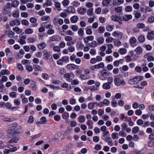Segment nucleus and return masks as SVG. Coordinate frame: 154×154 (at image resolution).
<instances>
[{"label": "nucleus", "instance_id": "f257e3e1", "mask_svg": "<svg viewBox=\"0 0 154 154\" xmlns=\"http://www.w3.org/2000/svg\"><path fill=\"white\" fill-rule=\"evenodd\" d=\"M114 82L115 85L117 86L121 85H125L126 84L124 80H121L118 78H116L114 79Z\"/></svg>", "mask_w": 154, "mask_h": 154}, {"label": "nucleus", "instance_id": "f03ea898", "mask_svg": "<svg viewBox=\"0 0 154 154\" xmlns=\"http://www.w3.org/2000/svg\"><path fill=\"white\" fill-rule=\"evenodd\" d=\"M64 77L67 79L66 80L68 82H70L74 78V75L72 73H67L64 75Z\"/></svg>", "mask_w": 154, "mask_h": 154}, {"label": "nucleus", "instance_id": "7ed1b4c3", "mask_svg": "<svg viewBox=\"0 0 154 154\" xmlns=\"http://www.w3.org/2000/svg\"><path fill=\"white\" fill-rule=\"evenodd\" d=\"M26 37L25 35H23L22 34L20 36V38L18 40V42L21 45L25 44L26 43L25 39H26Z\"/></svg>", "mask_w": 154, "mask_h": 154}, {"label": "nucleus", "instance_id": "20e7f679", "mask_svg": "<svg viewBox=\"0 0 154 154\" xmlns=\"http://www.w3.org/2000/svg\"><path fill=\"white\" fill-rule=\"evenodd\" d=\"M112 35L119 38H122V33L119 31H115L112 33Z\"/></svg>", "mask_w": 154, "mask_h": 154}, {"label": "nucleus", "instance_id": "39448f33", "mask_svg": "<svg viewBox=\"0 0 154 154\" xmlns=\"http://www.w3.org/2000/svg\"><path fill=\"white\" fill-rule=\"evenodd\" d=\"M60 40V38L57 35H54L51 37L49 39V42H51L55 41H58Z\"/></svg>", "mask_w": 154, "mask_h": 154}, {"label": "nucleus", "instance_id": "423d86ee", "mask_svg": "<svg viewBox=\"0 0 154 154\" xmlns=\"http://www.w3.org/2000/svg\"><path fill=\"white\" fill-rule=\"evenodd\" d=\"M94 39V36L92 35H90L84 38V42L85 43H88L89 41H92Z\"/></svg>", "mask_w": 154, "mask_h": 154}, {"label": "nucleus", "instance_id": "0eeeda50", "mask_svg": "<svg viewBox=\"0 0 154 154\" xmlns=\"http://www.w3.org/2000/svg\"><path fill=\"white\" fill-rule=\"evenodd\" d=\"M6 131L8 134V136L9 138H11V136L15 134L14 129H8Z\"/></svg>", "mask_w": 154, "mask_h": 154}, {"label": "nucleus", "instance_id": "6e6552de", "mask_svg": "<svg viewBox=\"0 0 154 154\" xmlns=\"http://www.w3.org/2000/svg\"><path fill=\"white\" fill-rule=\"evenodd\" d=\"M75 10L72 6H70L68 7L66 10V12L68 13L74 14L75 13Z\"/></svg>", "mask_w": 154, "mask_h": 154}, {"label": "nucleus", "instance_id": "1a4fd4ad", "mask_svg": "<svg viewBox=\"0 0 154 154\" xmlns=\"http://www.w3.org/2000/svg\"><path fill=\"white\" fill-rule=\"evenodd\" d=\"M10 24V25L11 26H14L15 25L19 26L20 24V22L18 20L15 19L11 21Z\"/></svg>", "mask_w": 154, "mask_h": 154}, {"label": "nucleus", "instance_id": "9d476101", "mask_svg": "<svg viewBox=\"0 0 154 154\" xmlns=\"http://www.w3.org/2000/svg\"><path fill=\"white\" fill-rule=\"evenodd\" d=\"M110 18L114 21H118L119 20H122L120 16L116 15H112L111 16Z\"/></svg>", "mask_w": 154, "mask_h": 154}, {"label": "nucleus", "instance_id": "9b49d317", "mask_svg": "<svg viewBox=\"0 0 154 154\" xmlns=\"http://www.w3.org/2000/svg\"><path fill=\"white\" fill-rule=\"evenodd\" d=\"M104 39L102 36L98 37L97 39V42L98 45L103 44L104 42Z\"/></svg>", "mask_w": 154, "mask_h": 154}, {"label": "nucleus", "instance_id": "f8f14e48", "mask_svg": "<svg viewBox=\"0 0 154 154\" xmlns=\"http://www.w3.org/2000/svg\"><path fill=\"white\" fill-rule=\"evenodd\" d=\"M147 38L149 40H151L154 38V34L152 31H149L148 32Z\"/></svg>", "mask_w": 154, "mask_h": 154}, {"label": "nucleus", "instance_id": "ddd939ff", "mask_svg": "<svg viewBox=\"0 0 154 154\" xmlns=\"http://www.w3.org/2000/svg\"><path fill=\"white\" fill-rule=\"evenodd\" d=\"M23 127L22 126H19L18 128L14 129L15 134H20L22 132Z\"/></svg>", "mask_w": 154, "mask_h": 154}, {"label": "nucleus", "instance_id": "4468645a", "mask_svg": "<svg viewBox=\"0 0 154 154\" xmlns=\"http://www.w3.org/2000/svg\"><path fill=\"white\" fill-rule=\"evenodd\" d=\"M19 140V137H13L9 141V143H17Z\"/></svg>", "mask_w": 154, "mask_h": 154}, {"label": "nucleus", "instance_id": "2eb2a0df", "mask_svg": "<svg viewBox=\"0 0 154 154\" xmlns=\"http://www.w3.org/2000/svg\"><path fill=\"white\" fill-rule=\"evenodd\" d=\"M112 2V0H103L102 4L103 7L107 6Z\"/></svg>", "mask_w": 154, "mask_h": 154}, {"label": "nucleus", "instance_id": "dca6fc26", "mask_svg": "<svg viewBox=\"0 0 154 154\" xmlns=\"http://www.w3.org/2000/svg\"><path fill=\"white\" fill-rule=\"evenodd\" d=\"M111 84L108 82L104 83L103 85V88L105 90H108L110 88Z\"/></svg>", "mask_w": 154, "mask_h": 154}, {"label": "nucleus", "instance_id": "f3484780", "mask_svg": "<svg viewBox=\"0 0 154 154\" xmlns=\"http://www.w3.org/2000/svg\"><path fill=\"white\" fill-rule=\"evenodd\" d=\"M78 11L79 14L83 15L85 13L86 10L83 8H79L78 9Z\"/></svg>", "mask_w": 154, "mask_h": 154}, {"label": "nucleus", "instance_id": "a211bd4d", "mask_svg": "<svg viewBox=\"0 0 154 154\" xmlns=\"http://www.w3.org/2000/svg\"><path fill=\"white\" fill-rule=\"evenodd\" d=\"M132 18V16L131 15H125L122 17L123 20L125 21H128L129 19H131Z\"/></svg>", "mask_w": 154, "mask_h": 154}, {"label": "nucleus", "instance_id": "6ab92c4d", "mask_svg": "<svg viewBox=\"0 0 154 154\" xmlns=\"http://www.w3.org/2000/svg\"><path fill=\"white\" fill-rule=\"evenodd\" d=\"M108 143L109 145L112 146L113 145V143L112 141V140L111 137H108L106 138L105 140Z\"/></svg>", "mask_w": 154, "mask_h": 154}, {"label": "nucleus", "instance_id": "aec40b11", "mask_svg": "<svg viewBox=\"0 0 154 154\" xmlns=\"http://www.w3.org/2000/svg\"><path fill=\"white\" fill-rule=\"evenodd\" d=\"M78 20V17L77 16H74L70 18L71 22L73 23H76Z\"/></svg>", "mask_w": 154, "mask_h": 154}, {"label": "nucleus", "instance_id": "412c9836", "mask_svg": "<svg viewBox=\"0 0 154 154\" xmlns=\"http://www.w3.org/2000/svg\"><path fill=\"white\" fill-rule=\"evenodd\" d=\"M46 44L45 42H42L38 45V48L41 50L45 48L46 47Z\"/></svg>", "mask_w": 154, "mask_h": 154}, {"label": "nucleus", "instance_id": "4be33fe9", "mask_svg": "<svg viewBox=\"0 0 154 154\" xmlns=\"http://www.w3.org/2000/svg\"><path fill=\"white\" fill-rule=\"evenodd\" d=\"M76 66L78 67V66H76L73 64H69L66 66V67L69 69H76Z\"/></svg>", "mask_w": 154, "mask_h": 154}, {"label": "nucleus", "instance_id": "5701e85b", "mask_svg": "<svg viewBox=\"0 0 154 154\" xmlns=\"http://www.w3.org/2000/svg\"><path fill=\"white\" fill-rule=\"evenodd\" d=\"M61 4L59 2H55V6L56 10L60 11L61 10Z\"/></svg>", "mask_w": 154, "mask_h": 154}, {"label": "nucleus", "instance_id": "b1692460", "mask_svg": "<svg viewBox=\"0 0 154 154\" xmlns=\"http://www.w3.org/2000/svg\"><path fill=\"white\" fill-rule=\"evenodd\" d=\"M7 147L10 149L11 152H14L17 150V148L16 146H13V145L8 146Z\"/></svg>", "mask_w": 154, "mask_h": 154}, {"label": "nucleus", "instance_id": "393cba45", "mask_svg": "<svg viewBox=\"0 0 154 154\" xmlns=\"http://www.w3.org/2000/svg\"><path fill=\"white\" fill-rule=\"evenodd\" d=\"M6 56L8 57H12V53L9 48H6L5 50Z\"/></svg>", "mask_w": 154, "mask_h": 154}, {"label": "nucleus", "instance_id": "a878e982", "mask_svg": "<svg viewBox=\"0 0 154 154\" xmlns=\"http://www.w3.org/2000/svg\"><path fill=\"white\" fill-rule=\"evenodd\" d=\"M13 30L18 34H20L22 32V30L18 27H16L14 28Z\"/></svg>", "mask_w": 154, "mask_h": 154}, {"label": "nucleus", "instance_id": "bb28decb", "mask_svg": "<svg viewBox=\"0 0 154 154\" xmlns=\"http://www.w3.org/2000/svg\"><path fill=\"white\" fill-rule=\"evenodd\" d=\"M3 10L2 12L3 14L6 15L7 14L8 11L9 9L6 5H4L3 7Z\"/></svg>", "mask_w": 154, "mask_h": 154}, {"label": "nucleus", "instance_id": "cd10ccee", "mask_svg": "<svg viewBox=\"0 0 154 154\" xmlns=\"http://www.w3.org/2000/svg\"><path fill=\"white\" fill-rule=\"evenodd\" d=\"M25 33L27 34H31L33 32V30L30 28H28L25 31Z\"/></svg>", "mask_w": 154, "mask_h": 154}, {"label": "nucleus", "instance_id": "c85d7f7f", "mask_svg": "<svg viewBox=\"0 0 154 154\" xmlns=\"http://www.w3.org/2000/svg\"><path fill=\"white\" fill-rule=\"evenodd\" d=\"M68 84L66 83H64L62 85L61 87L64 88H67V89L68 90H69L71 89V86L70 85H69L68 87Z\"/></svg>", "mask_w": 154, "mask_h": 154}, {"label": "nucleus", "instance_id": "c756f323", "mask_svg": "<svg viewBox=\"0 0 154 154\" xmlns=\"http://www.w3.org/2000/svg\"><path fill=\"white\" fill-rule=\"evenodd\" d=\"M34 69L35 71H40L42 70V69L38 65H33Z\"/></svg>", "mask_w": 154, "mask_h": 154}, {"label": "nucleus", "instance_id": "7c9ffc66", "mask_svg": "<svg viewBox=\"0 0 154 154\" xmlns=\"http://www.w3.org/2000/svg\"><path fill=\"white\" fill-rule=\"evenodd\" d=\"M30 87L33 90L35 91L36 89V84L34 82L32 81L30 84Z\"/></svg>", "mask_w": 154, "mask_h": 154}, {"label": "nucleus", "instance_id": "2f4dec72", "mask_svg": "<svg viewBox=\"0 0 154 154\" xmlns=\"http://www.w3.org/2000/svg\"><path fill=\"white\" fill-rule=\"evenodd\" d=\"M89 27H90L88 26L85 28L86 33L88 35H91L92 33V30Z\"/></svg>", "mask_w": 154, "mask_h": 154}, {"label": "nucleus", "instance_id": "473e14b6", "mask_svg": "<svg viewBox=\"0 0 154 154\" xmlns=\"http://www.w3.org/2000/svg\"><path fill=\"white\" fill-rule=\"evenodd\" d=\"M119 52L121 54L123 55L127 53V50L125 48H121L119 49Z\"/></svg>", "mask_w": 154, "mask_h": 154}, {"label": "nucleus", "instance_id": "72a5a7b5", "mask_svg": "<svg viewBox=\"0 0 154 154\" xmlns=\"http://www.w3.org/2000/svg\"><path fill=\"white\" fill-rule=\"evenodd\" d=\"M80 5V3L77 0L74 1L72 2L73 6L75 7H78Z\"/></svg>", "mask_w": 154, "mask_h": 154}, {"label": "nucleus", "instance_id": "f704fd0d", "mask_svg": "<svg viewBox=\"0 0 154 154\" xmlns=\"http://www.w3.org/2000/svg\"><path fill=\"white\" fill-rule=\"evenodd\" d=\"M95 65L96 69H99L100 68H103L104 67V64L102 62H101L98 64Z\"/></svg>", "mask_w": 154, "mask_h": 154}, {"label": "nucleus", "instance_id": "c9c22d12", "mask_svg": "<svg viewBox=\"0 0 154 154\" xmlns=\"http://www.w3.org/2000/svg\"><path fill=\"white\" fill-rule=\"evenodd\" d=\"M114 26H111L109 25H108L106 26V30L109 32L111 31L113 29Z\"/></svg>", "mask_w": 154, "mask_h": 154}, {"label": "nucleus", "instance_id": "e433bc0d", "mask_svg": "<svg viewBox=\"0 0 154 154\" xmlns=\"http://www.w3.org/2000/svg\"><path fill=\"white\" fill-rule=\"evenodd\" d=\"M98 45L97 41H93L91 43V47L92 48H95L97 47Z\"/></svg>", "mask_w": 154, "mask_h": 154}, {"label": "nucleus", "instance_id": "4c0bfd02", "mask_svg": "<svg viewBox=\"0 0 154 154\" xmlns=\"http://www.w3.org/2000/svg\"><path fill=\"white\" fill-rule=\"evenodd\" d=\"M138 40L140 43L143 42L145 40V38L143 35H140L138 38Z\"/></svg>", "mask_w": 154, "mask_h": 154}, {"label": "nucleus", "instance_id": "58836bf2", "mask_svg": "<svg viewBox=\"0 0 154 154\" xmlns=\"http://www.w3.org/2000/svg\"><path fill=\"white\" fill-rule=\"evenodd\" d=\"M3 75H8L11 73L10 72L8 69H4L1 71Z\"/></svg>", "mask_w": 154, "mask_h": 154}, {"label": "nucleus", "instance_id": "ea45409f", "mask_svg": "<svg viewBox=\"0 0 154 154\" xmlns=\"http://www.w3.org/2000/svg\"><path fill=\"white\" fill-rule=\"evenodd\" d=\"M50 16H45L42 17L41 20L42 21H49L50 19Z\"/></svg>", "mask_w": 154, "mask_h": 154}, {"label": "nucleus", "instance_id": "a19ab883", "mask_svg": "<svg viewBox=\"0 0 154 154\" xmlns=\"http://www.w3.org/2000/svg\"><path fill=\"white\" fill-rule=\"evenodd\" d=\"M78 120L79 122L82 123L85 121V117L82 116H80L78 118Z\"/></svg>", "mask_w": 154, "mask_h": 154}, {"label": "nucleus", "instance_id": "79ce46f5", "mask_svg": "<svg viewBox=\"0 0 154 154\" xmlns=\"http://www.w3.org/2000/svg\"><path fill=\"white\" fill-rule=\"evenodd\" d=\"M98 32L99 33H103L105 31V28L104 27L100 26L98 29Z\"/></svg>", "mask_w": 154, "mask_h": 154}, {"label": "nucleus", "instance_id": "37998d69", "mask_svg": "<svg viewBox=\"0 0 154 154\" xmlns=\"http://www.w3.org/2000/svg\"><path fill=\"white\" fill-rule=\"evenodd\" d=\"M2 120L5 122H12L14 120L12 118H5L2 119Z\"/></svg>", "mask_w": 154, "mask_h": 154}, {"label": "nucleus", "instance_id": "c03bdc74", "mask_svg": "<svg viewBox=\"0 0 154 154\" xmlns=\"http://www.w3.org/2000/svg\"><path fill=\"white\" fill-rule=\"evenodd\" d=\"M46 23L45 22L41 24L42 27H40L38 30L39 32H43L45 30V28L43 26V25L45 24V23Z\"/></svg>", "mask_w": 154, "mask_h": 154}, {"label": "nucleus", "instance_id": "a18cd8bd", "mask_svg": "<svg viewBox=\"0 0 154 154\" xmlns=\"http://www.w3.org/2000/svg\"><path fill=\"white\" fill-rule=\"evenodd\" d=\"M139 131V128L137 126H136L134 128L132 129V132L134 134H136L138 133Z\"/></svg>", "mask_w": 154, "mask_h": 154}, {"label": "nucleus", "instance_id": "49530a36", "mask_svg": "<svg viewBox=\"0 0 154 154\" xmlns=\"http://www.w3.org/2000/svg\"><path fill=\"white\" fill-rule=\"evenodd\" d=\"M8 78L5 76H3L2 77L1 79L0 80V84H2L4 82H6L7 81Z\"/></svg>", "mask_w": 154, "mask_h": 154}, {"label": "nucleus", "instance_id": "de8ad7c7", "mask_svg": "<svg viewBox=\"0 0 154 154\" xmlns=\"http://www.w3.org/2000/svg\"><path fill=\"white\" fill-rule=\"evenodd\" d=\"M135 51L137 54H140L142 52V49L140 47H138L135 49Z\"/></svg>", "mask_w": 154, "mask_h": 154}, {"label": "nucleus", "instance_id": "09e8293b", "mask_svg": "<svg viewBox=\"0 0 154 154\" xmlns=\"http://www.w3.org/2000/svg\"><path fill=\"white\" fill-rule=\"evenodd\" d=\"M64 6H66L68 5L69 3V0H64L62 3Z\"/></svg>", "mask_w": 154, "mask_h": 154}, {"label": "nucleus", "instance_id": "8fccbe9b", "mask_svg": "<svg viewBox=\"0 0 154 154\" xmlns=\"http://www.w3.org/2000/svg\"><path fill=\"white\" fill-rule=\"evenodd\" d=\"M145 26V24L142 23H139L137 25V27L138 29H143L144 28Z\"/></svg>", "mask_w": 154, "mask_h": 154}, {"label": "nucleus", "instance_id": "3c124183", "mask_svg": "<svg viewBox=\"0 0 154 154\" xmlns=\"http://www.w3.org/2000/svg\"><path fill=\"white\" fill-rule=\"evenodd\" d=\"M40 121L42 124H44L46 123L47 120L45 117H42L41 118Z\"/></svg>", "mask_w": 154, "mask_h": 154}, {"label": "nucleus", "instance_id": "603ef678", "mask_svg": "<svg viewBox=\"0 0 154 154\" xmlns=\"http://www.w3.org/2000/svg\"><path fill=\"white\" fill-rule=\"evenodd\" d=\"M121 42L120 41L119 39H116L114 41V44L115 45L117 46H119L121 45Z\"/></svg>", "mask_w": 154, "mask_h": 154}, {"label": "nucleus", "instance_id": "864d4df0", "mask_svg": "<svg viewBox=\"0 0 154 154\" xmlns=\"http://www.w3.org/2000/svg\"><path fill=\"white\" fill-rule=\"evenodd\" d=\"M52 5V2L47 0L45 3L43 4L44 7H45L46 6H51Z\"/></svg>", "mask_w": 154, "mask_h": 154}, {"label": "nucleus", "instance_id": "5fc2aeb1", "mask_svg": "<svg viewBox=\"0 0 154 154\" xmlns=\"http://www.w3.org/2000/svg\"><path fill=\"white\" fill-rule=\"evenodd\" d=\"M114 10L117 13H120L122 11V8L121 6L115 8Z\"/></svg>", "mask_w": 154, "mask_h": 154}, {"label": "nucleus", "instance_id": "6e6d98bb", "mask_svg": "<svg viewBox=\"0 0 154 154\" xmlns=\"http://www.w3.org/2000/svg\"><path fill=\"white\" fill-rule=\"evenodd\" d=\"M93 123L92 121L91 120H89L88 121L87 124L89 126V128L91 129L93 128V127L92 126V125H93Z\"/></svg>", "mask_w": 154, "mask_h": 154}, {"label": "nucleus", "instance_id": "4d7b16f0", "mask_svg": "<svg viewBox=\"0 0 154 154\" xmlns=\"http://www.w3.org/2000/svg\"><path fill=\"white\" fill-rule=\"evenodd\" d=\"M50 55V53L47 51H45V53L44 54L45 58L46 59H48Z\"/></svg>", "mask_w": 154, "mask_h": 154}, {"label": "nucleus", "instance_id": "13d9d810", "mask_svg": "<svg viewBox=\"0 0 154 154\" xmlns=\"http://www.w3.org/2000/svg\"><path fill=\"white\" fill-rule=\"evenodd\" d=\"M18 126V124L16 122H14L11 124L10 125H8L9 128H16Z\"/></svg>", "mask_w": 154, "mask_h": 154}, {"label": "nucleus", "instance_id": "bf43d9fd", "mask_svg": "<svg viewBox=\"0 0 154 154\" xmlns=\"http://www.w3.org/2000/svg\"><path fill=\"white\" fill-rule=\"evenodd\" d=\"M94 103H90L88 104V107L90 109H92L94 108Z\"/></svg>", "mask_w": 154, "mask_h": 154}, {"label": "nucleus", "instance_id": "052dcab7", "mask_svg": "<svg viewBox=\"0 0 154 154\" xmlns=\"http://www.w3.org/2000/svg\"><path fill=\"white\" fill-rule=\"evenodd\" d=\"M72 130V129H68L63 133V135L65 136H66L69 134H71Z\"/></svg>", "mask_w": 154, "mask_h": 154}, {"label": "nucleus", "instance_id": "680f3d73", "mask_svg": "<svg viewBox=\"0 0 154 154\" xmlns=\"http://www.w3.org/2000/svg\"><path fill=\"white\" fill-rule=\"evenodd\" d=\"M125 11L126 12H131L132 11V8L131 6H128L126 7L125 9Z\"/></svg>", "mask_w": 154, "mask_h": 154}, {"label": "nucleus", "instance_id": "e2e57ef3", "mask_svg": "<svg viewBox=\"0 0 154 154\" xmlns=\"http://www.w3.org/2000/svg\"><path fill=\"white\" fill-rule=\"evenodd\" d=\"M19 2L17 1H14L12 3V5L13 7H16L19 5Z\"/></svg>", "mask_w": 154, "mask_h": 154}, {"label": "nucleus", "instance_id": "0e129e2a", "mask_svg": "<svg viewBox=\"0 0 154 154\" xmlns=\"http://www.w3.org/2000/svg\"><path fill=\"white\" fill-rule=\"evenodd\" d=\"M113 39V38L112 37H109L106 39L105 41L106 43H109L112 42Z\"/></svg>", "mask_w": 154, "mask_h": 154}, {"label": "nucleus", "instance_id": "69168bd1", "mask_svg": "<svg viewBox=\"0 0 154 154\" xmlns=\"http://www.w3.org/2000/svg\"><path fill=\"white\" fill-rule=\"evenodd\" d=\"M28 42L29 43H33L36 40L35 38L32 37H29L27 38Z\"/></svg>", "mask_w": 154, "mask_h": 154}, {"label": "nucleus", "instance_id": "338daca9", "mask_svg": "<svg viewBox=\"0 0 154 154\" xmlns=\"http://www.w3.org/2000/svg\"><path fill=\"white\" fill-rule=\"evenodd\" d=\"M93 8H91L89 9L87 12V13L88 15L90 16L92 15V14L93 13Z\"/></svg>", "mask_w": 154, "mask_h": 154}, {"label": "nucleus", "instance_id": "774afa93", "mask_svg": "<svg viewBox=\"0 0 154 154\" xmlns=\"http://www.w3.org/2000/svg\"><path fill=\"white\" fill-rule=\"evenodd\" d=\"M26 68V70L29 72H31L33 70L32 66L30 65H27Z\"/></svg>", "mask_w": 154, "mask_h": 154}]
</instances>
